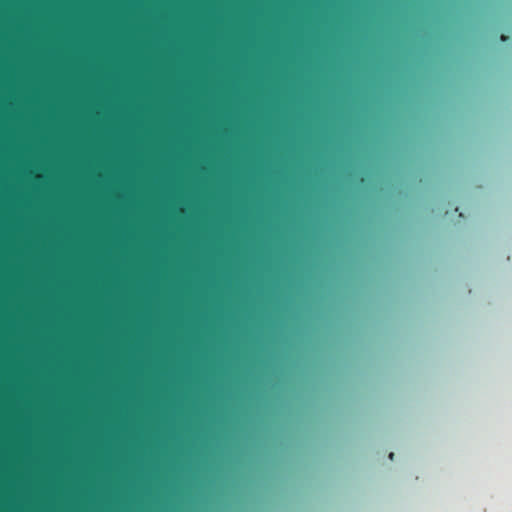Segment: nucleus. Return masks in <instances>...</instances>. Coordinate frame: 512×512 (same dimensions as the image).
I'll return each mask as SVG.
<instances>
[{
	"mask_svg": "<svg viewBox=\"0 0 512 512\" xmlns=\"http://www.w3.org/2000/svg\"><path fill=\"white\" fill-rule=\"evenodd\" d=\"M389 458H390L391 460H393V458H394V453H392V452H391V453L389 454Z\"/></svg>",
	"mask_w": 512,
	"mask_h": 512,
	"instance_id": "obj_1",
	"label": "nucleus"
},
{
	"mask_svg": "<svg viewBox=\"0 0 512 512\" xmlns=\"http://www.w3.org/2000/svg\"><path fill=\"white\" fill-rule=\"evenodd\" d=\"M501 40H502V41H506V40H507V37H506V36H504V35H502V36H501Z\"/></svg>",
	"mask_w": 512,
	"mask_h": 512,
	"instance_id": "obj_2",
	"label": "nucleus"
}]
</instances>
